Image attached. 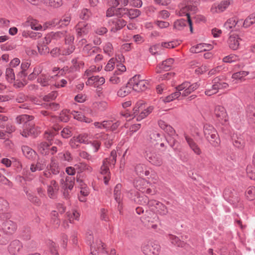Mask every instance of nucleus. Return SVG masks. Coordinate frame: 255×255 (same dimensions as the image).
<instances>
[{
  "instance_id": "27",
  "label": "nucleus",
  "mask_w": 255,
  "mask_h": 255,
  "mask_svg": "<svg viewBox=\"0 0 255 255\" xmlns=\"http://www.w3.org/2000/svg\"><path fill=\"white\" fill-rule=\"evenodd\" d=\"M150 142L155 147L159 144L160 146H164V143L162 142V138L159 133L154 132L150 135Z\"/></svg>"
},
{
  "instance_id": "37",
  "label": "nucleus",
  "mask_w": 255,
  "mask_h": 255,
  "mask_svg": "<svg viewBox=\"0 0 255 255\" xmlns=\"http://www.w3.org/2000/svg\"><path fill=\"white\" fill-rule=\"evenodd\" d=\"M101 136L100 135L96 134L94 136L95 138H98ZM102 138L105 141V144L107 147H110L113 143L112 135H109L107 134H103L101 135Z\"/></svg>"
},
{
  "instance_id": "64",
  "label": "nucleus",
  "mask_w": 255,
  "mask_h": 255,
  "mask_svg": "<svg viewBox=\"0 0 255 255\" xmlns=\"http://www.w3.org/2000/svg\"><path fill=\"white\" fill-rule=\"evenodd\" d=\"M61 136L63 138H67L72 135L71 128L68 127L65 128L61 132Z\"/></svg>"
},
{
  "instance_id": "51",
  "label": "nucleus",
  "mask_w": 255,
  "mask_h": 255,
  "mask_svg": "<svg viewBox=\"0 0 255 255\" xmlns=\"http://www.w3.org/2000/svg\"><path fill=\"white\" fill-rule=\"evenodd\" d=\"M57 129L54 128L51 130L46 131L44 137L49 141H51L54 136L56 134Z\"/></svg>"
},
{
  "instance_id": "4",
  "label": "nucleus",
  "mask_w": 255,
  "mask_h": 255,
  "mask_svg": "<svg viewBox=\"0 0 255 255\" xmlns=\"http://www.w3.org/2000/svg\"><path fill=\"white\" fill-rule=\"evenodd\" d=\"M0 217L1 220L3 221V222L2 223V230L3 232L8 235L13 234L16 229V224L9 220L4 221L5 219L9 218L10 215L8 213L2 214L0 215Z\"/></svg>"
},
{
  "instance_id": "50",
  "label": "nucleus",
  "mask_w": 255,
  "mask_h": 255,
  "mask_svg": "<svg viewBox=\"0 0 255 255\" xmlns=\"http://www.w3.org/2000/svg\"><path fill=\"white\" fill-rule=\"evenodd\" d=\"M77 181L80 184L81 186V191L80 195L87 196L89 194V190L88 188L85 184H83L82 180L77 179Z\"/></svg>"
},
{
  "instance_id": "31",
  "label": "nucleus",
  "mask_w": 255,
  "mask_h": 255,
  "mask_svg": "<svg viewBox=\"0 0 255 255\" xmlns=\"http://www.w3.org/2000/svg\"><path fill=\"white\" fill-rule=\"evenodd\" d=\"M158 124L159 127L168 134L172 135L174 133V129L165 121L160 120L158 121Z\"/></svg>"
},
{
  "instance_id": "6",
  "label": "nucleus",
  "mask_w": 255,
  "mask_h": 255,
  "mask_svg": "<svg viewBox=\"0 0 255 255\" xmlns=\"http://www.w3.org/2000/svg\"><path fill=\"white\" fill-rule=\"evenodd\" d=\"M153 148L149 146L146 147L145 149V156L148 160L155 166H160L162 164V159L160 155L154 154Z\"/></svg>"
},
{
  "instance_id": "1",
  "label": "nucleus",
  "mask_w": 255,
  "mask_h": 255,
  "mask_svg": "<svg viewBox=\"0 0 255 255\" xmlns=\"http://www.w3.org/2000/svg\"><path fill=\"white\" fill-rule=\"evenodd\" d=\"M128 84L131 86L133 90L136 92L144 91L148 86L147 81L139 75H136L130 78L128 81Z\"/></svg>"
},
{
  "instance_id": "49",
  "label": "nucleus",
  "mask_w": 255,
  "mask_h": 255,
  "mask_svg": "<svg viewBox=\"0 0 255 255\" xmlns=\"http://www.w3.org/2000/svg\"><path fill=\"white\" fill-rule=\"evenodd\" d=\"M75 49V47L73 45H66V44L63 47V50L62 51L61 55H67L72 53Z\"/></svg>"
},
{
  "instance_id": "19",
  "label": "nucleus",
  "mask_w": 255,
  "mask_h": 255,
  "mask_svg": "<svg viewBox=\"0 0 255 255\" xmlns=\"http://www.w3.org/2000/svg\"><path fill=\"white\" fill-rule=\"evenodd\" d=\"M47 164V160L46 159L39 158L36 163H32L30 167V170L32 172H36V171H41L45 168Z\"/></svg>"
},
{
  "instance_id": "22",
  "label": "nucleus",
  "mask_w": 255,
  "mask_h": 255,
  "mask_svg": "<svg viewBox=\"0 0 255 255\" xmlns=\"http://www.w3.org/2000/svg\"><path fill=\"white\" fill-rule=\"evenodd\" d=\"M22 248L21 243L18 240L12 242L8 246L9 253L13 255L18 254Z\"/></svg>"
},
{
  "instance_id": "2",
  "label": "nucleus",
  "mask_w": 255,
  "mask_h": 255,
  "mask_svg": "<svg viewBox=\"0 0 255 255\" xmlns=\"http://www.w3.org/2000/svg\"><path fill=\"white\" fill-rule=\"evenodd\" d=\"M145 106L143 102H138L133 109V115L137 116V120L140 121L146 117L153 110V107L149 106L144 109Z\"/></svg>"
},
{
  "instance_id": "45",
  "label": "nucleus",
  "mask_w": 255,
  "mask_h": 255,
  "mask_svg": "<svg viewBox=\"0 0 255 255\" xmlns=\"http://www.w3.org/2000/svg\"><path fill=\"white\" fill-rule=\"evenodd\" d=\"M4 233L2 230H0V245H6L10 240L9 236Z\"/></svg>"
},
{
  "instance_id": "8",
  "label": "nucleus",
  "mask_w": 255,
  "mask_h": 255,
  "mask_svg": "<svg viewBox=\"0 0 255 255\" xmlns=\"http://www.w3.org/2000/svg\"><path fill=\"white\" fill-rule=\"evenodd\" d=\"M134 187L139 191L147 194H154L155 191L150 188L149 182L143 178H139L134 182Z\"/></svg>"
},
{
  "instance_id": "41",
  "label": "nucleus",
  "mask_w": 255,
  "mask_h": 255,
  "mask_svg": "<svg viewBox=\"0 0 255 255\" xmlns=\"http://www.w3.org/2000/svg\"><path fill=\"white\" fill-rule=\"evenodd\" d=\"M116 7H112L108 9L107 11V16H112L114 15H116L117 16L121 17L124 15V13H123L122 11H118V9H120L121 8H116Z\"/></svg>"
},
{
  "instance_id": "61",
  "label": "nucleus",
  "mask_w": 255,
  "mask_h": 255,
  "mask_svg": "<svg viewBox=\"0 0 255 255\" xmlns=\"http://www.w3.org/2000/svg\"><path fill=\"white\" fill-rule=\"evenodd\" d=\"M120 75L118 71H115L113 76L110 79V82L113 84H117L121 82V79L118 76Z\"/></svg>"
},
{
  "instance_id": "53",
  "label": "nucleus",
  "mask_w": 255,
  "mask_h": 255,
  "mask_svg": "<svg viewBox=\"0 0 255 255\" xmlns=\"http://www.w3.org/2000/svg\"><path fill=\"white\" fill-rule=\"evenodd\" d=\"M5 74L6 79L9 82H12L15 79V75L12 69L10 68H7L6 69Z\"/></svg>"
},
{
  "instance_id": "15",
  "label": "nucleus",
  "mask_w": 255,
  "mask_h": 255,
  "mask_svg": "<svg viewBox=\"0 0 255 255\" xmlns=\"http://www.w3.org/2000/svg\"><path fill=\"white\" fill-rule=\"evenodd\" d=\"M238 18L232 17L228 19L225 23V27L230 30V33H239V24H238Z\"/></svg>"
},
{
  "instance_id": "36",
  "label": "nucleus",
  "mask_w": 255,
  "mask_h": 255,
  "mask_svg": "<svg viewBox=\"0 0 255 255\" xmlns=\"http://www.w3.org/2000/svg\"><path fill=\"white\" fill-rule=\"evenodd\" d=\"M33 119V117L32 116H29L27 115H22L18 116L16 119V121L18 124H24V125H28V124H27V122H30Z\"/></svg>"
},
{
  "instance_id": "46",
  "label": "nucleus",
  "mask_w": 255,
  "mask_h": 255,
  "mask_svg": "<svg viewBox=\"0 0 255 255\" xmlns=\"http://www.w3.org/2000/svg\"><path fill=\"white\" fill-rule=\"evenodd\" d=\"M246 197L250 200H253L255 199V187H249L246 191Z\"/></svg>"
},
{
  "instance_id": "25",
  "label": "nucleus",
  "mask_w": 255,
  "mask_h": 255,
  "mask_svg": "<svg viewBox=\"0 0 255 255\" xmlns=\"http://www.w3.org/2000/svg\"><path fill=\"white\" fill-rule=\"evenodd\" d=\"M133 191H131L129 193V195H128V196L129 198H131L132 200L134 201V202L138 203L139 204L141 205H145L147 204L148 205V202L149 201L148 200V197L143 195H137L136 197L133 198V196L132 195Z\"/></svg>"
},
{
  "instance_id": "29",
  "label": "nucleus",
  "mask_w": 255,
  "mask_h": 255,
  "mask_svg": "<svg viewBox=\"0 0 255 255\" xmlns=\"http://www.w3.org/2000/svg\"><path fill=\"white\" fill-rule=\"evenodd\" d=\"M47 169L54 174H57L59 173L60 168L58 165L57 162L54 158L51 159V162L49 165H47Z\"/></svg>"
},
{
  "instance_id": "59",
  "label": "nucleus",
  "mask_w": 255,
  "mask_h": 255,
  "mask_svg": "<svg viewBox=\"0 0 255 255\" xmlns=\"http://www.w3.org/2000/svg\"><path fill=\"white\" fill-rule=\"evenodd\" d=\"M217 87L216 85H214L213 84L211 88L207 89L205 92V94L206 95L210 96L216 94L218 92Z\"/></svg>"
},
{
  "instance_id": "26",
  "label": "nucleus",
  "mask_w": 255,
  "mask_h": 255,
  "mask_svg": "<svg viewBox=\"0 0 255 255\" xmlns=\"http://www.w3.org/2000/svg\"><path fill=\"white\" fill-rule=\"evenodd\" d=\"M185 139L190 148L194 151L195 154L200 155L201 153V150L192 138H190L188 136L186 135Z\"/></svg>"
},
{
  "instance_id": "47",
  "label": "nucleus",
  "mask_w": 255,
  "mask_h": 255,
  "mask_svg": "<svg viewBox=\"0 0 255 255\" xmlns=\"http://www.w3.org/2000/svg\"><path fill=\"white\" fill-rule=\"evenodd\" d=\"M77 136L78 137V138L80 140V142H81V143L89 144L91 143L90 139L91 138V137L88 133H84L79 134Z\"/></svg>"
},
{
  "instance_id": "58",
  "label": "nucleus",
  "mask_w": 255,
  "mask_h": 255,
  "mask_svg": "<svg viewBox=\"0 0 255 255\" xmlns=\"http://www.w3.org/2000/svg\"><path fill=\"white\" fill-rule=\"evenodd\" d=\"M81 143L80 142V140L78 138V137L74 136L70 140L69 144L72 148H76L79 146V144Z\"/></svg>"
},
{
  "instance_id": "38",
  "label": "nucleus",
  "mask_w": 255,
  "mask_h": 255,
  "mask_svg": "<svg viewBox=\"0 0 255 255\" xmlns=\"http://www.w3.org/2000/svg\"><path fill=\"white\" fill-rule=\"evenodd\" d=\"M168 239L171 243L177 247H183L185 245V243L181 241L176 236L173 235H169Z\"/></svg>"
},
{
  "instance_id": "48",
  "label": "nucleus",
  "mask_w": 255,
  "mask_h": 255,
  "mask_svg": "<svg viewBox=\"0 0 255 255\" xmlns=\"http://www.w3.org/2000/svg\"><path fill=\"white\" fill-rule=\"evenodd\" d=\"M71 17L69 15H65L62 18L60 19V20L58 21L55 20L54 23H56V25L58 24L60 26H66L68 25L70 21Z\"/></svg>"
},
{
  "instance_id": "23",
  "label": "nucleus",
  "mask_w": 255,
  "mask_h": 255,
  "mask_svg": "<svg viewBox=\"0 0 255 255\" xmlns=\"http://www.w3.org/2000/svg\"><path fill=\"white\" fill-rule=\"evenodd\" d=\"M118 11H122L124 14H127L130 19L135 18L140 14V11L137 9H128L127 8H123L118 9Z\"/></svg>"
},
{
  "instance_id": "44",
  "label": "nucleus",
  "mask_w": 255,
  "mask_h": 255,
  "mask_svg": "<svg viewBox=\"0 0 255 255\" xmlns=\"http://www.w3.org/2000/svg\"><path fill=\"white\" fill-rule=\"evenodd\" d=\"M41 1L54 7H58L62 4V0H41Z\"/></svg>"
},
{
  "instance_id": "34",
  "label": "nucleus",
  "mask_w": 255,
  "mask_h": 255,
  "mask_svg": "<svg viewBox=\"0 0 255 255\" xmlns=\"http://www.w3.org/2000/svg\"><path fill=\"white\" fill-rule=\"evenodd\" d=\"M66 217L70 223H73L74 220H79L80 214L77 211L73 210L66 213Z\"/></svg>"
},
{
  "instance_id": "21",
  "label": "nucleus",
  "mask_w": 255,
  "mask_h": 255,
  "mask_svg": "<svg viewBox=\"0 0 255 255\" xmlns=\"http://www.w3.org/2000/svg\"><path fill=\"white\" fill-rule=\"evenodd\" d=\"M59 190L58 183L55 180H52L49 185L47 187V194L50 198L56 197Z\"/></svg>"
},
{
  "instance_id": "16",
  "label": "nucleus",
  "mask_w": 255,
  "mask_h": 255,
  "mask_svg": "<svg viewBox=\"0 0 255 255\" xmlns=\"http://www.w3.org/2000/svg\"><path fill=\"white\" fill-rule=\"evenodd\" d=\"M230 3L229 0H223L220 3H215L212 5L211 11L213 13L222 12L228 7Z\"/></svg>"
},
{
  "instance_id": "42",
  "label": "nucleus",
  "mask_w": 255,
  "mask_h": 255,
  "mask_svg": "<svg viewBox=\"0 0 255 255\" xmlns=\"http://www.w3.org/2000/svg\"><path fill=\"white\" fill-rule=\"evenodd\" d=\"M49 143L45 142H41L38 144V150L42 154L46 155L49 152Z\"/></svg>"
},
{
  "instance_id": "17",
  "label": "nucleus",
  "mask_w": 255,
  "mask_h": 255,
  "mask_svg": "<svg viewBox=\"0 0 255 255\" xmlns=\"http://www.w3.org/2000/svg\"><path fill=\"white\" fill-rule=\"evenodd\" d=\"M186 15L187 16L188 21H186V20L183 19H180L175 21L173 25V27L174 29L178 30H181L186 25L187 23H188L190 26V31L192 32L193 27L192 25V21L190 18L189 13H187Z\"/></svg>"
},
{
  "instance_id": "11",
  "label": "nucleus",
  "mask_w": 255,
  "mask_h": 255,
  "mask_svg": "<svg viewBox=\"0 0 255 255\" xmlns=\"http://www.w3.org/2000/svg\"><path fill=\"white\" fill-rule=\"evenodd\" d=\"M98 252L102 254H107L105 245L101 240L96 239L94 240L93 243L91 245V254L92 255H97Z\"/></svg>"
},
{
  "instance_id": "9",
  "label": "nucleus",
  "mask_w": 255,
  "mask_h": 255,
  "mask_svg": "<svg viewBox=\"0 0 255 255\" xmlns=\"http://www.w3.org/2000/svg\"><path fill=\"white\" fill-rule=\"evenodd\" d=\"M117 152L115 150H112L111 152V156L109 158L105 159L103 162L101 168V173L102 174L108 175L109 173V165H114L116 162Z\"/></svg>"
},
{
  "instance_id": "10",
  "label": "nucleus",
  "mask_w": 255,
  "mask_h": 255,
  "mask_svg": "<svg viewBox=\"0 0 255 255\" xmlns=\"http://www.w3.org/2000/svg\"><path fill=\"white\" fill-rule=\"evenodd\" d=\"M148 207L151 210L160 215H165L168 212L167 209L164 205L155 200H151L148 202Z\"/></svg>"
},
{
  "instance_id": "5",
  "label": "nucleus",
  "mask_w": 255,
  "mask_h": 255,
  "mask_svg": "<svg viewBox=\"0 0 255 255\" xmlns=\"http://www.w3.org/2000/svg\"><path fill=\"white\" fill-rule=\"evenodd\" d=\"M199 86L197 83L190 84L188 82H185L179 85L176 89L177 91L181 92L182 96L186 97L196 90Z\"/></svg>"
},
{
  "instance_id": "20",
  "label": "nucleus",
  "mask_w": 255,
  "mask_h": 255,
  "mask_svg": "<svg viewBox=\"0 0 255 255\" xmlns=\"http://www.w3.org/2000/svg\"><path fill=\"white\" fill-rule=\"evenodd\" d=\"M239 33H230V36L228 41L229 46L233 50H237L239 46Z\"/></svg>"
},
{
  "instance_id": "43",
  "label": "nucleus",
  "mask_w": 255,
  "mask_h": 255,
  "mask_svg": "<svg viewBox=\"0 0 255 255\" xmlns=\"http://www.w3.org/2000/svg\"><path fill=\"white\" fill-rule=\"evenodd\" d=\"M51 77L46 75H41L37 79L38 82L42 86H46L49 84Z\"/></svg>"
},
{
  "instance_id": "28",
  "label": "nucleus",
  "mask_w": 255,
  "mask_h": 255,
  "mask_svg": "<svg viewBox=\"0 0 255 255\" xmlns=\"http://www.w3.org/2000/svg\"><path fill=\"white\" fill-rule=\"evenodd\" d=\"M22 150L24 155L28 159H34L36 156V152L27 145H23Z\"/></svg>"
},
{
  "instance_id": "13",
  "label": "nucleus",
  "mask_w": 255,
  "mask_h": 255,
  "mask_svg": "<svg viewBox=\"0 0 255 255\" xmlns=\"http://www.w3.org/2000/svg\"><path fill=\"white\" fill-rule=\"evenodd\" d=\"M40 132V130L31 123L24 125L23 130L20 132L22 136L27 137L29 135L36 136Z\"/></svg>"
},
{
  "instance_id": "39",
  "label": "nucleus",
  "mask_w": 255,
  "mask_h": 255,
  "mask_svg": "<svg viewBox=\"0 0 255 255\" xmlns=\"http://www.w3.org/2000/svg\"><path fill=\"white\" fill-rule=\"evenodd\" d=\"M93 109L100 112L105 111L108 108V103L104 101L97 102L93 104Z\"/></svg>"
},
{
  "instance_id": "35",
  "label": "nucleus",
  "mask_w": 255,
  "mask_h": 255,
  "mask_svg": "<svg viewBox=\"0 0 255 255\" xmlns=\"http://www.w3.org/2000/svg\"><path fill=\"white\" fill-rule=\"evenodd\" d=\"M212 83L214 85H216L217 90L219 89H225L228 87V84L227 83L222 81L220 77H216L212 81Z\"/></svg>"
},
{
  "instance_id": "32",
  "label": "nucleus",
  "mask_w": 255,
  "mask_h": 255,
  "mask_svg": "<svg viewBox=\"0 0 255 255\" xmlns=\"http://www.w3.org/2000/svg\"><path fill=\"white\" fill-rule=\"evenodd\" d=\"M132 89L131 86L128 84V82L125 86L121 88V89L118 92V95L121 97H124L129 94Z\"/></svg>"
},
{
  "instance_id": "40",
  "label": "nucleus",
  "mask_w": 255,
  "mask_h": 255,
  "mask_svg": "<svg viewBox=\"0 0 255 255\" xmlns=\"http://www.w3.org/2000/svg\"><path fill=\"white\" fill-rule=\"evenodd\" d=\"M74 181L75 179L74 177H68L66 178L65 183L64 184V187L65 189L64 192V195L65 197H67V195H66V190L69 189L71 190L72 189L74 185Z\"/></svg>"
},
{
  "instance_id": "54",
  "label": "nucleus",
  "mask_w": 255,
  "mask_h": 255,
  "mask_svg": "<svg viewBox=\"0 0 255 255\" xmlns=\"http://www.w3.org/2000/svg\"><path fill=\"white\" fill-rule=\"evenodd\" d=\"M38 50L40 54H45L49 53V49L45 44L38 43L37 45Z\"/></svg>"
},
{
  "instance_id": "63",
  "label": "nucleus",
  "mask_w": 255,
  "mask_h": 255,
  "mask_svg": "<svg viewBox=\"0 0 255 255\" xmlns=\"http://www.w3.org/2000/svg\"><path fill=\"white\" fill-rule=\"evenodd\" d=\"M178 44L179 43L176 41L164 42L161 43V46L166 48H173Z\"/></svg>"
},
{
  "instance_id": "3",
  "label": "nucleus",
  "mask_w": 255,
  "mask_h": 255,
  "mask_svg": "<svg viewBox=\"0 0 255 255\" xmlns=\"http://www.w3.org/2000/svg\"><path fill=\"white\" fill-rule=\"evenodd\" d=\"M203 130L206 138L213 146H217L219 144V139L214 128L211 125L206 124L204 126Z\"/></svg>"
},
{
  "instance_id": "55",
  "label": "nucleus",
  "mask_w": 255,
  "mask_h": 255,
  "mask_svg": "<svg viewBox=\"0 0 255 255\" xmlns=\"http://www.w3.org/2000/svg\"><path fill=\"white\" fill-rule=\"evenodd\" d=\"M69 111L63 110L60 113L59 118L60 121L64 122H67L69 119Z\"/></svg>"
},
{
  "instance_id": "33",
  "label": "nucleus",
  "mask_w": 255,
  "mask_h": 255,
  "mask_svg": "<svg viewBox=\"0 0 255 255\" xmlns=\"http://www.w3.org/2000/svg\"><path fill=\"white\" fill-rule=\"evenodd\" d=\"M75 166L78 172L80 173L83 172L84 171L90 173L93 170L92 167L85 163H80L75 165Z\"/></svg>"
},
{
  "instance_id": "30",
  "label": "nucleus",
  "mask_w": 255,
  "mask_h": 255,
  "mask_svg": "<svg viewBox=\"0 0 255 255\" xmlns=\"http://www.w3.org/2000/svg\"><path fill=\"white\" fill-rule=\"evenodd\" d=\"M71 114L75 119L79 121L84 122L86 123H90L92 122V120L91 119L86 118L80 112L73 111L71 113Z\"/></svg>"
},
{
  "instance_id": "52",
  "label": "nucleus",
  "mask_w": 255,
  "mask_h": 255,
  "mask_svg": "<svg viewBox=\"0 0 255 255\" xmlns=\"http://www.w3.org/2000/svg\"><path fill=\"white\" fill-rule=\"evenodd\" d=\"M205 46L203 45V44L200 43L196 45V46H192L190 48V51L192 53H197L203 51H205Z\"/></svg>"
},
{
  "instance_id": "18",
  "label": "nucleus",
  "mask_w": 255,
  "mask_h": 255,
  "mask_svg": "<svg viewBox=\"0 0 255 255\" xmlns=\"http://www.w3.org/2000/svg\"><path fill=\"white\" fill-rule=\"evenodd\" d=\"M77 34L83 36L87 34L91 29V25L84 22H79L75 27Z\"/></svg>"
},
{
  "instance_id": "7",
  "label": "nucleus",
  "mask_w": 255,
  "mask_h": 255,
  "mask_svg": "<svg viewBox=\"0 0 255 255\" xmlns=\"http://www.w3.org/2000/svg\"><path fill=\"white\" fill-rule=\"evenodd\" d=\"M142 251L145 255H158L160 251V247L155 243L148 242L142 245Z\"/></svg>"
},
{
  "instance_id": "57",
  "label": "nucleus",
  "mask_w": 255,
  "mask_h": 255,
  "mask_svg": "<svg viewBox=\"0 0 255 255\" xmlns=\"http://www.w3.org/2000/svg\"><path fill=\"white\" fill-rule=\"evenodd\" d=\"M121 184H117L114 190V195H115V200L118 202H120L121 201Z\"/></svg>"
},
{
  "instance_id": "62",
  "label": "nucleus",
  "mask_w": 255,
  "mask_h": 255,
  "mask_svg": "<svg viewBox=\"0 0 255 255\" xmlns=\"http://www.w3.org/2000/svg\"><path fill=\"white\" fill-rule=\"evenodd\" d=\"M146 169V167L145 165L143 164H138L136 166L135 168V171L137 174L143 176L144 174V171Z\"/></svg>"
},
{
  "instance_id": "56",
  "label": "nucleus",
  "mask_w": 255,
  "mask_h": 255,
  "mask_svg": "<svg viewBox=\"0 0 255 255\" xmlns=\"http://www.w3.org/2000/svg\"><path fill=\"white\" fill-rule=\"evenodd\" d=\"M96 47H93L90 44H87L83 48L84 52L88 56L92 55L95 53Z\"/></svg>"
},
{
  "instance_id": "24",
  "label": "nucleus",
  "mask_w": 255,
  "mask_h": 255,
  "mask_svg": "<svg viewBox=\"0 0 255 255\" xmlns=\"http://www.w3.org/2000/svg\"><path fill=\"white\" fill-rule=\"evenodd\" d=\"M174 60L172 58L168 59L164 61L161 65L158 66L156 68L157 73H161L162 70L168 71L172 65Z\"/></svg>"
},
{
  "instance_id": "14",
  "label": "nucleus",
  "mask_w": 255,
  "mask_h": 255,
  "mask_svg": "<svg viewBox=\"0 0 255 255\" xmlns=\"http://www.w3.org/2000/svg\"><path fill=\"white\" fill-rule=\"evenodd\" d=\"M111 30L113 32L120 30L126 25L127 22L120 18H113L109 22Z\"/></svg>"
},
{
  "instance_id": "60",
  "label": "nucleus",
  "mask_w": 255,
  "mask_h": 255,
  "mask_svg": "<svg viewBox=\"0 0 255 255\" xmlns=\"http://www.w3.org/2000/svg\"><path fill=\"white\" fill-rule=\"evenodd\" d=\"M155 24L159 28H166L169 26V22L161 20H156L154 22Z\"/></svg>"
},
{
  "instance_id": "12",
  "label": "nucleus",
  "mask_w": 255,
  "mask_h": 255,
  "mask_svg": "<svg viewBox=\"0 0 255 255\" xmlns=\"http://www.w3.org/2000/svg\"><path fill=\"white\" fill-rule=\"evenodd\" d=\"M214 115L218 120L222 124L228 121V117L226 109L222 106L217 105L214 109Z\"/></svg>"
}]
</instances>
